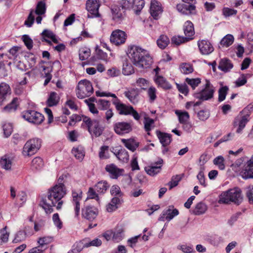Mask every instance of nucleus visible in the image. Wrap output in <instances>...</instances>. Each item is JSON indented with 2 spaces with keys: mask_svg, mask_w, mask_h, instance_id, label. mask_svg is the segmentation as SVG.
I'll return each mask as SVG.
<instances>
[{
  "mask_svg": "<svg viewBox=\"0 0 253 253\" xmlns=\"http://www.w3.org/2000/svg\"><path fill=\"white\" fill-rule=\"evenodd\" d=\"M250 108L252 109L253 107L247 106L236 116L233 122L234 126H238L236 130V132L240 133L244 128L245 127L247 123L250 120Z\"/></svg>",
  "mask_w": 253,
  "mask_h": 253,
  "instance_id": "obj_4",
  "label": "nucleus"
},
{
  "mask_svg": "<svg viewBox=\"0 0 253 253\" xmlns=\"http://www.w3.org/2000/svg\"><path fill=\"white\" fill-rule=\"evenodd\" d=\"M234 37L230 34L226 35L220 41V44L223 46L228 47L234 42Z\"/></svg>",
  "mask_w": 253,
  "mask_h": 253,
  "instance_id": "obj_45",
  "label": "nucleus"
},
{
  "mask_svg": "<svg viewBox=\"0 0 253 253\" xmlns=\"http://www.w3.org/2000/svg\"><path fill=\"white\" fill-rule=\"evenodd\" d=\"M22 40L25 45L28 49H31L33 46V42L32 40L27 35H24L22 36Z\"/></svg>",
  "mask_w": 253,
  "mask_h": 253,
  "instance_id": "obj_64",
  "label": "nucleus"
},
{
  "mask_svg": "<svg viewBox=\"0 0 253 253\" xmlns=\"http://www.w3.org/2000/svg\"><path fill=\"white\" fill-rule=\"evenodd\" d=\"M111 194L114 197H119L121 198L123 193L121 191L119 186L115 185L112 186L110 190Z\"/></svg>",
  "mask_w": 253,
  "mask_h": 253,
  "instance_id": "obj_58",
  "label": "nucleus"
},
{
  "mask_svg": "<svg viewBox=\"0 0 253 253\" xmlns=\"http://www.w3.org/2000/svg\"><path fill=\"white\" fill-rule=\"evenodd\" d=\"M90 55V50L87 48H82L79 51V57L81 60L87 59Z\"/></svg>",
  "mask_w": 253,
  "mask_h": 253,
  "instance_id": "obj_53",
  "label": "nucleus"
},
{
  "mask_svg": "<svg viewBox=\"0 0 253 253\" xmlns=\"http://www.w3.org/2000/svg\"><path fill=\"white\" fill-rule=\"evenodd\" d=\"M100 6L99 0H87L86 2V9L89 12L88 17L92 18L100 16L98 12Z\"/></svg>",
  "mask_w": 253,
  "mask_h": 253,
  "instance_id": "obj_11",
  "label": "nucleus"
},
{
  "mask_svg": "<svg viewBox=\"0 0 253 253\" xmlns=\"http://www.w3.org/2000/svg\"><path fill=\"white\" fill-rule=\"evenodd\" d=\"M109 187L106 181H100L94 186L95 190L99 193H104Z\"/></svg>",
  "mask_w": 253,
  "mask_h": 253,
  "instance_id": "obj_38",
  "label": "nucleus"
},
{
  "mask_svg": "<svg viewBox=\"0 0 253 253\" xmlns=\"http://www.w3.org/2000/svg\"><path fill=\"white\" fill-rule=\"evenodd\" d=\"M46 11L45 3L43 1H39L36 7L35 13L37 15H41L45 13Z\"/></svg>",
  "mask_w": 253,
  "mask_h": 253,
  "instance_id": "obj_51",
  "label": "nucleus"
},
{
  "mask_svg": "<svg viewBox=\"0 0 253 253\" xmlns=\"http://www.w3.org/2000/svg\"><path fill=\"white\" fill-rule=\"evenodd\" d=\"M116 156L118 159L124 163H126L129 160V155L127 151L125 149H121L120 150Z\"/></svg>",
  "mask_w": 253,
  "mask_h": 253,
  "instance_id": "obj_39",
  "label": "nucleus"
},
{
  "mask_svg": "<svg viewBox=\"0 0 253 253\" xmlns=\"http://www.w3.org/2000/svg\"><path fill=\"white\" fill-rule=\"evenodd\" d=\"M213 163L220 170H224L225 169V159L222 156L215 157L213 160Z\"/></svg>",
  "mask_w": 253,
  "mask_h": 253,
  "instance_id": "obj_41",
  "label": "nucleus"
},
{
  "mask_svg": "<svg viewBox=\"0 0 253 253\" xmlns=\"http://www.w3.org/2000/svg\"><path fill=\"white\" fill-rule=\"evenodd\" d=\"M19 105L18 99L14 98L11 102L3 108V111L10 113L15 111Z\"/></svg>",
  "mask_w": 253,
  "mask_h": 253,
  "instance_id": "obj_32",
  "label": "nucleus"
},
{
  "mask_svg": "<svg viewBox=\"0 0 253 253\" xmlns=\"http://www.w3.org/2000/svg\"><path fill=\"white\" fill-rule=\"evenodd\" d=\"M178 214L179 211L177 209H174L173 206H169L168 209L163 211L159 220L164 221L165 219H166L169 221Z\"/></svg>",
  "mask_w": 253,
  "mask_h": 253,
  "instance_id": "obj_16",
  "label": "nucleus"
},
{
  "mask_svg": "<svg viewBox=\"0 0 253 253\" xmlns=\"http://www.w3.org/2000/svg\"><path fill=\"white\" fill-rule=\"evenodd\" d=\"M72 153L80 161H82L84 157V152L82 148H73Z\"/></svg>",
  "mask_w": 253,
  "mask_h": 253,
  "instance_id": "obj_49",
  "label": "nucleus"
},
{
  "mask_svg": "<svg viewBox=\"0 0 253 253\" xmlns=\"http://www.w3.org/2000/svg\"><path fill=\"white\" fill-rule=\"evenodd\" d=\"M182 176L180 175H176L171 177L170 181H169L168 185L169 186V189L170 190L172 188L176 186L179 182L181 180Z\"/></svg>",
  "mask_w": 253,
  "mask_h": 253,
  "instance_id": "obj_54",
  "label": "nucleus"
},
{
  "mask_svg": "<svg viewBox=\"0 0 253 253\" xmlns=\"http://www.w3.org/2000/svg\"><path fill=\"white\" fill-rule=\"evenodd\" d=\"M52 240L53 238L50 236L40 237L38 241L39 246L45 251L47 248V245L51 243Z\"/></svg>",
  "mask_w": 253,
  "mask_h": 253,
  "instance_id": "obj_35",
  "label": "nucleus"
},
{
  "mask_svg": "<svg viewBox=\"0 0 253 253\" xmlns=\"http://www.w3.org/2000/svg\"><path fill=\"white\" fill-rule=\"evenodd\" d=\"M109 147L107 146H103L100 148V151L99 153V157L101 159H107L109 158L108 155Z\"/></svg>",
  "mask_w": 253,
  "mask_h": 253,
  "instance_id": "obj_63",
  "label": "nucleus"
},
{
  "mask_svg": "<svg viewBox=\"0 0 253 253\" xmlns=\"http://www.w3.org/2000/svg\"><path fill=\"white\" fill-rule=\"evenodd\" d=\"M105 170L110 174V176L113 178H117L119 176L122 174L124 171L123 169H119L113 164L107 165L105 167Z\"/></svg>",
  "mask_w": 253,
  "mask_h": 253,
  "instance_id": "obj_21",
  "label": "nucleus"
},
{
  "mask_svg": "<svg viewBox=\"0 0 253 253\" xmlns=\"http://www.w3.org/2000/svg\"><path fill=\"white\" fill-rule=\"evenodd\" d=\"M98 108L100 110H105L109 109L110 103L109 101L104 99H99L96 101Z\"/></svg>",
  "mask_w": 253,
  "mask_h": 253,
  "instance_id": "obj_55",
  "label": "nucleus"
},
{
  "mask_svg": "<svg viewBox=\"0 0 253 253\" xmlns=\"http://www.w3.org/2000/svg\"><path fill=\"white\" fill-rule=\"evenodd\" d=\"M93 92L91 83L88 80L80 81L78 84L76 94L79 98L83 99L89 96Z\"/></svg>",
  "mask_w": 253,
  "mask_h": 253,
  "instance_id": "obj_7",
  "label": "nucleus"
},
{
  "mask_svg": "<svg viewBox=\"0 0 253 253\" xmlns=\"http://www.w3.org/2000/svg\"><path fill=\"white\" fill-rule=\"evenodd\" d=\"M122 142L125 146L132 152H134L139 146V142L133 139H122Z\"/></svg>",
  "mask_w": 253,
  "mask_h": 253,
  "instance_id": "obj_30",
  "label": "nucleus"
},
{
  "mask_svg": "<svg viewBox=\"0 0 253 253\" xmlns=\"http://www.w3.org/2000/svg\"><path fill=\"white\" fill-rule=\"evenodd\" d=\"M135 0H120V6L122 10H129L134 8Z\"/></svg>",
  "mask_w": 253,
  "mask_h": 253,
  "instance_id": "obj_42",
  "label": "nucleus"
},
{
  "mask_svg": "<svg viewBox=\"0 0 253 253\" xmlns=\"http://www.w3.org/2000/svg\"><path fill=\"white\" fill-rule=\"evenodd\" d=\"M13 164V158L8 155H4L0 160V166L6 170H11Z\"/></svg>",
  "mask_w": 253,
  "mask_h": 253,
  "instance_id": "obj_23",
  "label": "nucleus"
},
{
  "mask_svg": "<svg viewBox=\"0 0 253 253\" xmlns=\"http://www.w3.org/2000/svg\"><path fill=\"white\" fill-rule=\"evenodd\" d=\"M122 202V199L119 197H113L110 203L106 206V210L108 212H112L116 210Z\"/></svg>",
  "mask_w": 253,
  "mask_h": 253,
  "instance_id": "obj_28",
  "label": "nucleus"
},
{
  "mask_svg": "<svg viewBox=\"0 0 253 253\" xmlns=\"http://www.w3.org/2000/svg\"><path fill=\"white\" fill-rule=\"evenodd\" d=\"M175 113L178 116L180 124H185L189 119V115L187 112L177 110Z\"/></svg>",
  "mask_w": 253,
  "mask_h": 253,
  "instance_id": "obj_37",
  "label": "nucleus"
},
{
  "mask_svg": "<svg viewBox=\"0 0 253 253\" xmlns=\"http://www.w3.org/2000/svg\"><path fill=\"white\" fill-rule=\"evenodd\" d=\"M83 192L80 189L72 190V203L74 206L75 216H78L80 212V202L82 200Z\"/></svg>",
  "mask_w": 253,
  "mask_h": 253,
  "instance_id": "obj_12",
  "label": "nucleus"
},
{
  "mask_svg": "<svg viewBox=\"0 0 253 253\" xmlns=\"http://www.w3.org/2000/svg\"><path fill=\"white\" fill-rule=\"evenodd\" d=\"M161 169V166H148L145 168V171L151 176H154L160 172Z\"/></svg>",
  "mask_w": 253,
  "mask_h": 253,
  "instance_id": "obj_47",
  "label": "nucleus"
},
{
  "mask_svg": "<svg viewBox=\"0 0 253 253\" xmlns=\"http://www.w3.org/2000/svg\"><path fill=\"white\" fill-rule=\"evenodd\" d=\"M198 45L200 53L203 55H209L214 50L213 46L208 40L199 41Z\"/></svg>",
  "mask_w": 253,
  "mask_h": 253,
  "instance_id": "obj_15",
  "label": "nucleus"
},
{
  "mask_svg": "<svg viewBox=\"0 0 253 253\" xmlns=\"http://www.w3.org/2000/svg\"><path fill=\"white\" fill-rule=\"evenodd\" d=\"M156 133L163 146H166L170 143L171 141L170 134L163 133L158 130L156 131Z\"/></svg>",
  "mask_w": 253,
  "mask_h": 253,
  "instance_id": "obj_27",
  "label": "nucleus"
},
{
  "mask_svg": "<svg viewBox=\"0 0 253 253\" xmlns=\"http://www.w3.org/2000/svg\"><path fill=\"white\" fill-rule=\"evenodd\" d=\"M120 8V6H115L112 8L113 18L117 22H120L123 19L125 11V10L121 9Z\"/></svg>",
  "mask_w": 253,
  "mask_h": 253,
  "instance_id": "obj_29",
  "label": "nucleus"
},
{
  "mask_svg": "<svg viewBox=\"0 0 253 253\" xmlns=\"http://www.w3.org/2000/svg\"><path fill=\"white\" fill-rule=\"evenodd\" d=\"M60 97L55 92H51L47 100L46 104L48 106L52 107L56 105L59 101Z\"/></svg>",
  "mask_w": 253,
  "mask_h": 253,
  "instance_id": "obj_34",
  "label": "nucleus"
},
{
  "mask_svg": "<svg viewBox=\"0 0 253 253\" xmlns=\"http://www.w3.org/2000/svg\"><path fill=\"white\" fill-rule=\"evenodd\" d=\"M41 140L33 138L27 141L25 144L22 151L24 156H31L34 155L41 146Z\"/></svg>",
  "mask_w": 253,
  "mask_h": 253,
  "instance_id": "obj_8",
  "label": "nucleus"
},
{
  "mask_svg": "<svg viewBox=\"0 0 253 253\" xmlns=\"http://www.w3.org/2000/svg\"><path fill=\"white\" fill-rule=\"evenodd\" d=\"M207 210L206 205L202 202H200L196 205L193 211V213L196 215H201L204 213Z\"/></svg>",
  "mask_w": 253,
  "mask_h": 253,
  "instance_id": "obj_40",
  "label": "nucleus"
},
{
  "mask_svg": "<svg viewBox=\"0 0 253 253\" xmlns=\"http://www.w3.org/2000/svg\"><path fill=\"white\" fill-rule=\"evenodd\" d=\"M136 83L137 85L143 90H146L149 84V81L144 78H139L136 80Z\"/></svg>",
  "mask_w": 253,
  "mask_h": 253,
  "instance_id": "obj_62",
  "label": "nucleus"
},
{
  "mask_svg": "<svg viewBox=\"0 0 253 253\" xmlns=\"http://www.w3.org/2000/svg\"><path fill=\"white\" fill-rule=\"evenodd\" d=\"M98 213L97 209L93 206H87L82 209L83 216L88 220L95 219Z\"/></svg>",
  "mask_w": 253,
  "mask_h": 253,
  "instance_id": "obj_17",
  "label": "nucleus"
},
{
  "mask_svg": "<svg viewBox=\"0 0 253 253\" xmlns=\"http://www.w3.org/2000/svg\"><path fill=\"white\" fill-rule=\"evenodd\" d=\"M228 90L229 88L227 86H222L219 89L218 98L219 102H222L225 100Z\"/></svg>",
  "mask_w": 253,
  "mask_h": 253,
  "instance_id": "obj_52",
  "label": "nucleus"
},
{
  "mask_svg": "<svg viewBox=\"0 0 253 253\" xmlns=\"http://www.w3.org/2000/svg\"><path fill=\"white\" fill-rule=\"evenodd\" d=\"M241 173L244 179L253 178V163L248 164Z\"/></svg>",
  "mask_w": 253,
  "mask_h": 253,
  "instance_id": "obj_36",
  "label": "nucleus"
},
{
  "mask_svg": "<svg viewBox=\"0 0 253 253\" xmlns=\"http://www.w3.org/2000/svg\"><path fill=\"white\" fill-rule=\"evenodd\" d=\"M154 81L156 84L160 87L169 89L171 88V84L162 76L159 75H155Z\"/></svg>",
  "mask_w": 253,
  "mask_h": 253,
  "instance_id": "obj_25",
  "label": "nucleus"
},
{
  "mask_svg": "<svg viewBox=\"0 0 253 253\" xmlns=\"http://www.w3.org/2000/svg\"><path fill=\"white\" fill-rule=\"evenodd\" d=\"M127 54L133 65L141 70L148 68L153 63L149 52L139 46H130Z\"/></svg>",
  "mask_w": 253,
  "mask_h": 253,
  "instance_id": "obj_2",
  "label": "nucleus"
},
{
  "mask_svg": "<svg viewBox=\"0 0 253 253\" xmlns=\"http://www.w3.org/2000/svg\"><path fill=\"white\" fill-rule=\"evenodd\" d=\"M181 72L184 74H188L191 73L193 71L192 66L186 63H183L180 64L179 67Z\"/></svg>",
  "mask_w": 253,
  "mask_h": 253,
  "instance_id": "obj_50",
  "label": "nucleus"
},
{
  "mask_svg": "<svg viewBox=\"0 0 253 253\" xmlns=\"http://www.w3.org/2000/svg\"><path fill=\"white\" fill-rule=\"evenodd\" d=\"M185 81L187 84L191 86L193 89H195L201 82V79L198 78L195 79H189L187 78Z\"/></svg>",
  "mask_w": 253,
  "mask_h": 253,
  "instance_id": "obj_59",
  "label": "nucleus"
},
{
  "mask_svg": "<svg viewBox=\"0 0 253 253\" xmlns=\"http://www.w3.org/2000/svg\"><path fill=\"white\" fill-rule=\"evenodd\" d=\"M7 226L0 230V244L6 243L9 238V232L7 231Z\"/></svg>",
  "mask_w": 253,
  "mask_h": 253,
  "instance_id": "obj_44",
  "label": "nucleus"
},
{
  "mask_svg": "<svg viewBox=\"0 0 253 253\" xmlns=\"http://www.w3.org/2000/svg\"><path fill=\"white\" fill-rule=\"evenodd\" d=\"M124 237V229L122 226H117L113 233L112 240L115 242H119Z\"/></svg>",
  "mask_w": 253,
  "mask_h": 253,
  "instance_id": "obj_31",
  "label": "nucleus"
},
{
  "mask_svg": "<svg viewBox=\"0 0 253 253\" xmlns=\"http://www.w3.org/2000/svg\"><path fill=\"white\" fill-rule=\"evenodd\" d=\"M156 92H157L156 89L155 88V87H154L153 86H151L148 88V89L147 90V93H148V95L149 97L150 102H151V103L153 102L156 99V98H157Z\"/></svg>",
  "mask_w": 253,
  "mask_h": 253,
  "instance_id": "obj_60",
  "label": "nucleus"
},
{
  "mask_svg": "<svg viewBox=\"0 0 253 253\" xmlns=\"http://www.w3.org/2000/svg\"><path fill=\"white\" fill-rule=\"evenodd\" d=\"M43 166V162L40 157H36L32 161L31 167L34 169H40Z\"/></svg>",
  "mask_w": 253,
  "mask_h": 253,
  "instance_id": "obj_48",
  "label": "nucleus"
},
{
  "mask_svg": "<svg viewBox=\"0 0 253 253\" xmlns=\"http://www.w3.org/2000/svg\"><path fill=\"white\" fill-rule=\"evenodd\" d=\"M63 177L58 179V184L49 189L47 193V200L42 199L40 204L46 214L53 211V207L55 206L57 210L61 209L63 204L62 199L66 195L67 190L65 186L61 183Z\"/></svg>",
  "mask_w": 253,
  "mask_h": 253,
  "instance_id": "obj_1",
  "label": "nucleus"
},
{
  "mask_svg": "<svg viewBox=\"0 0 253 253\" xmlns=\"http://www.w3.org/2000/svg\"><path fill=\"white\" fill-rule=\"evenodd\" d=\"M214 92V88L210 82L206 80L205 87L200 91L194 93L193 96L195 98L201 101L208 100L212 98Z\"/></svg>",
  "mask_w": 253,
  "mask_h": 253,
  "instance_id": "obj_9",
  "label": "nucleus"
},
{
  "mask_svg": "<svg viewBox=\"0 0 253 253\" xmlns=\"http://www.w3.org/2000/svg\"><path fill=\"white\" fill-rule=\"evenodd\" d=\"M27 237V233L25 230H19L15 235L13 243H17L24 241Z\"/></svg>",
  "mask_w": 253,
  "mask_h": 253,
  "instance_id": "obj_46",
  "label": "nucleus"
},
{
  "mask_svg": "<svg viewBox=\"0 0 253 253\" xmlns=\"http://www.w3.org/2000/svg\"><path fill=\"white\" fill-rule=\"evenodd\" d=\"M163 9L161 4L158 1L152 0L151 3L150 13L155 19H158L162 13Z\"/></svg>",
  "mask_w": 253,
  "mask_h": 253,
  "instance_id": "obj_19",
  "label": "nucleus"
},
{
  "mask_svg": "<svg viewBox=\"0 0 253 253\" xmlns=\"http://www.w3.org/2000/svg\"><path fill=\"white\" fill-rule=\"evenodd\" d=\"M22 117L30 123L40 124L44 120L43 116L39 112L34 110H27L22 112Z\"/></svg>",
  "mask_w": 253,
  "mask_h": 253,
  "instance_id": "obj_10",
  "label": "nucleus"
},
{
  "mask_svg": "<svg viewBox=\"0 0 253 253\" xmlns=\"http://www.w3.org/2000/svg\"><path fill=\"white\" fill-rule=\"evenodd\" d=\"M242 200V191L240 188L236 187L222 193L220 196L219 203L229 204L232 202L239 205Z\"/></svg>",
  "mask_w": 253,
  "mask_h": 253,
  "instance_id": "obj_3",
  "label": "nucleus"
},
{
  "mask_svg": "<svg viewBox=\"0 0 253 253\" xmlns=\"http://www.w3.org/2000/svg\"><path fill=\"white\" fill-rule=\"evenodd\" d=\"M42 34L43 37L50 39L53 42L55 43H57L58 42L56 36L51 31L46 29L44 30L42 32Z\"/></svg>",
  "mask_w": 253,
  "mask_h": 253,
  "instance_id": "obj_57",
  "label": "nucleus"
},
{
  "mask_svg": "<svg viewBox=\"0 0 253 253\" xmlns=\"http://www.w3.org/2000/svg\"><path fill=\"white\" fill-rule=\"evenodd\" d=\"M177 10L181 14L184 15L195 14L196 13V6L195 5L185 4L184 3H179L176 5Z\"/></svg>",
  "mask_w": 253,
  "mask_h": 253,
  "instance_id": "obj_18",
  "label": "nucleus"
},
{
  "mask_svg": "<svg viewBox=\"0 0 253 253\" xmlns=\"http://www.w3.org/2000/svg\"><path fill=\"white\" fill-rule=\"evenodd\" d=\"M158 46L161 49H164L169 43V38L165 35H162L157 41Z\"/></svg>",
  "mask_w": 253,
  "mask_h": 253,
  "instance_id": "obj_43",
  "label": "nucleus"
},
{
  "mask_svg": "<svg viewBox=\"0 0 253 253\" xmlns=\"http://www.w3.org/2000/svg\"><path fill=\"white\" fill-rule=\"evenodd\" d=\"M138 90L136 88H131L124 92L125 96L133 104L138 102Z\"/></svg>",
  "mask_w": 253,
  "mask_h": 253,
  "instance_id": "obj_22",
  "label": "nucleus"
},
{
  "mask_svg": "<svg viewBox=\"0 0 253 253\" xmlns=\"http://www.w3.org/2000/svg\"><path fill=\"white\" fill-rule=\"evenodd\" d=\"M83 122L86 125L88 131L92 136L98 137L102 134L104 127L98 120H91L87 116H83Z\"/></svg>",
  "mask_w": 253,
  "mask_h": 253,
  "instance_id": "obj_6",
  "label": "nucleus"
},
{
  "mask_svg": "<svg viewBox=\"0 0 253 253\" xmlns=\"http://www.w3.org/2000/svg\"><path fill=\"white\" fill-rule=\"evenodd\" d=\"M144 114L145 115L144 118V129L147 132V134L150 135V131L154 127V120L148 117L145 113H144Z\"/></svg>",
  "mask_w": 253,
  "mask_h": 253,
  "instance_id": "obj_33",
  "label": "nucleus"
},
{
  "mask_svg": "<svg viewBox=\"0 0 253 253\" xmlns=\"http://www.w3.org/2000/svg\"><path fill=\"white\" fill-rule=\"evenodd\" d=\"M113 127L115 132L121 135L128 133L132 130V124L125 122H117L114 125Z\"/></svg>",
  "mask_w": 253,
  "mask_h": 253,
  "instance_id": "obj_13",
  "label": "nucleus"
},
{
  "mask_svg": "<svg viewBox=\"0 0 253 253\" xmlns=\"http://www.w3.org/2000/svg\"><path fill=\"white\" fill-rule=\"evenodd\" d=\"M126 37V36L125 32L120 30H116L112 33L110 41L114 44L119 45L125 42Z\"/></svg>",
  "mask_w": 253,
  "mask_h": 253,
  "instance_id": "obj_14",
  "label": "nucleus"
},
{
  "mask_svg": "<svg viewBox=\"0 0 253 253\" xmlns=\"http://www.w3.org/2000/svg\"><path fill=\"white\" fill-rule=\"evenodd\" d=\"M233 67V65L230 60L224 58L221 59L219 63L218 68L224 72L230 71Z\"/></svg>",
  "mask_w": 253,
  "mask_h": 253,
  "instance_id": "obj_26",
  "label": "nucleus"
},
{
  "mask_svg": "<svg viewBox=\"0 0 253 253\" xmlns=\"http://www.w3.org/2000/svg\"><path fill=\"white\" fill-rule=\"evenodd\" d=\"M183 30L186 37L189 41L193 39V36L195 34L194 26L193 23L190 21H187L185 22L183 26Z\"/></svg>",
  "mask_w": 253,
  "mask_h": 253,
  "instance_id": "obj_24",
  "label": "nucleus"
},
{
  "mask_svg": "<svg viewBox=\"0 0 253 253\" xmlns=\"http://www.w3.org/2000/svg\"><path fill=\"white\" fill-rule=\"evenodd\" d=\"M197 116L201 121H204L210 117V113L208 110H202L198 113Z\"/></svg>",
  "mask_w": 253,
  "mask_h": 253,
  "instance_id": "obj_61",
  "label": "nucleus"
},
{
  "mask_svg": "<svg viewBox=\"0 0 253 253\" xmlns=\"http://www.w3.org/2000/svg\"><path fill=\"white\" fill-rule=\"evenodd\" d=\"M11 93L9 85L5 83L0 84V106L6 100L7 97Z\"/></svg>",
  "mask_w": 253,
  "mask_h": 253,
  "instance_id": "obj_20",
  "label": "nucleus"
},
{
  "mask_svg": "<svg viewBox=\"0 0 253 253\" xmlns=\"http://www.w3.org/2000/svg\"><path fill=\"white\" fill-rule=\"evenodd\" d=\"M133 66L128 63H124L123 67V73L125 75H129L134 73Z\"/></svg>",
  "mask_w": 253,
  "mask_h": 253,
  "instance_id": "obj_56",
  "label": "nucleus"
},
{
  "mask_svg": "<svg viewBox=\"0 0 253 253\" xmlns=\"http://www.w3.org/2000/svg\"><path fill=\"white\" fill-rule=\"evenodd\" d=\"M112 102L113 104L115 106L116 109L120 115H131L135 120H139L140 118V115L134 109L133 107L130 105H126L122 103L118 97L113 100Z\"/></svg>",
  "mask_w": 253,
  "mask_h": 253,
  "instance_id": "obj_5",
  "label": "nucleus"
}]
</instances>
